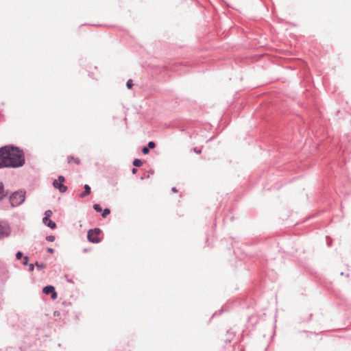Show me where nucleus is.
I'll list each match as a JSON object with an SVG mask.
<instances>
[{
    "label": "nucleus",
    "mask_w": 351,
    "mask_h": 351,
    "mask_svg": "<svg viewBox=\"0 0 351 351\" xmlns=\"http://www.w3.org/2000/svg\"><path fill=\"white\" fill-rule=\"evenodd\" d=\"M194 152L197 153V154L201 153V150L198 149L197 147L194 148Z\"/></svg>",
    "instance_id": "25"
},
{
    "label": "nucleus",
    "mask_w": 351,
    "mask_h": 351,
    "mask_svg": "<svg viewBox=\"0 0 351 351\" xmlns=\"http://www.w3.org/2000/svg\"><path fill=\"white\" fill-rule=\"evenodd\" d=\"M327 244H328V246H330L331 245V242L328 241Z\"/></svg>",
    "instance_id": "28"
},
{
    "label": "nucleus",
    "mask_w": 351,
    "mask_h": 351,
    "mask_svg": "<svg viewBox=\"0 0 351 351\" xmlns=\"http://www.w3.org/2000/svg\"><path fill=\"white\" fill-rule=\"evenodd\" d=\"M101 232L99 228L90 229L88 231L87 239L93 243H99L101 241L99 234Z\"/></svg>",
    "instance_id": "4"
},
{
    "label": "nucleus",
    "mask_w": 351,
    "mask_h": 351,
    "mask_svg": "<svg viewBox=\"0 0 351 351\" xmlns=\"http://www.w3.org/2000/svg\"><path fill=\"white\" fill-rule=\"evenodd\" d=\"M143 162L141 160L138 158H136L133 161V165L135 167H141L142 165Z\"/></svg>",
    "instance_id": "13"
},
{
    "label": "nucleus",
    "mask_w": 351,
    "mask_h": 351,
    "mask_svg": "<svg viewBox=\"0 0 351 351\" xmlns=\"http://www.w3.org/2000/svg\"><path fill=\"white\" fill-rule=\"evenodd\" d=\"M9 148H10L9 145L0 148V169L8 168Z\"/></svg>",
    "instance_id": "3"
},
{
    "label": "nucleus",
    "mask_w": 351,
    "mask_h": 351,
    "mask_svg": "<svg viewBox=\"0 0 351 351\" xmlns=\"http://www.w3.org/2000/svg\"><path fill=\"white\" fill-rule=\"evenodd\" d=\"M28 261H29L28 256H24L23 261V264L24 265H28Z\"/></svg>",
    "instance_id": "21"
},
{
    "label": "nucleus",
    "mask_w": 351,
    "mask_h": 351,
    "mask_svg": "<svg viewBox=\"0 0 351 351\" xmlns=\"http://www.w3.org/2000/svg\"><path fill=\"white\" fill-rule=\"evenodd\" d=\"M84 191L82 193H80V197L83 198L87 195H88L90 193V187L88 184H85L84 186Z\"/></svg>",
    "instance_id": "10"
},
{
    "label": "nucleus",
    "mask_w": 351,
    "mask_h": 351,
    "mask_svg": "<svg viewBox=\"0 0 351 351\" xmlns=\"http://www.w3.org/2000/svg\"><path fill=\"white\" fill-rule=\"evenodd\" d=\"M68 163L71 164L73 162L76 165H79L80 163V160L78 158H74L73 156H69L67 158Z\"/></svg>",
    "instance_id": "11"
},
{
    "label": "nucleus",
    "mask_w": 351,
    "mask_h": 351,
    "mask_svg": "<svg viewBox=\"0 0 351 351\" xmlns=\"http://www.w3.org/2000/svg\"><path fill=\"white\" fill-rule=\"evenodd\" d=\"M126 86H127L128 88H129V89L132 88V87L133 86L132 80H128V82L126 83Z\"/></svg>",
    "instance_id": "19"
},
{
    "label": "nucleus",
    "mask_w": 351,
    "mask_h": 351,
    "mask_svg": "<svg viewBox=\"0 0 351 351\" xmlns=\"http://www.w3.org/2000/svg\"><path fill=\"white\" fill-rule=\"evenodd\" d=\"M136 171H137L136 169H135V168H133V169H132V173H134H134H136Z\"/></svg>",
    "instance_id": "27"
},
{
    "label": "nucleus",
    "mask_w": 351,
    "mask_h": 351,
    "mask_svg": "<svg viewBox=\"0 0 351 351\" xmlns=\"http://www.w3.org/2000/svg\"><path fill=\"white\" fill-rule=\"evenodd\" d=\"M10 227L5 221H0V239L8 237L10 234Z\"/></svg>",
    "instance_id": "6"
},
{
    "label": "nucleus",
    "mask_w": 351,
    "mask_h": 351,
    "mask_svg": "<svg viewBox=\"0 0 351 351\" xmlns=\"http://www.w3.org/2000/svg\"><path fill=\"white\" fill-rule=\"evenodd\" d=\"M35 265L36 266L38 270H42L46 267V264L38 262H36Z\"/></svg>",
    "instance_id": "12"
},
{
    "label": "nucleus",
    "mask_w": 351,
    "mask_h": 351,
    "mask_svg": "<svg viewBox=\"0 0 351 351\" xmlns=\"http://www.w3.org/2000/svg\"><path fill=\"white\" fill-rule=\"evenodd\" d=\"M93 208L96 212H101L102 210L101 206L98 204H95L93 205Z\"/></svg>",
    "instance_id": "14"
},
{
    "label": "nucleus",
    "mask_w": 351,
    "mask_h": 351,
    "mask_svg": "<svg viewBox=\"0 0 351 351\" xmlns=\"http://www.w3.org/2000/svg\"><path fill=\"white\" fill-rule=\"evenodd\" d=\"M110 213V210L109 208H105L103 212H102V214H101V216L103 217H106L108 215H109Z\"/></svg>",
    "instance_id": "15"
},
{
    "label": "nucleus",
    "mask_w": 351,
    "mask_h": 351,
    "mask_svg": "<svg viewBox=\"0 0 351 351\" xmlns=\"http://www.w3.org/2000/svg\"><path fill=\"white\" fill-rule=\"evenodd\" d=\"M147 147H149V149H153L156 147V144L154 141H149Z\"/></svg>",
    "instance_id": "17"
},
{
    "label": "nucleus",
    "mask_w": 351,
    "mask_h": 351,
    "mask_svg": "<svg viewBox=\"0 0 351 351\" xmlns=\"http://www.w3.org/2000/svg\"><path fill=\"white\" fill-rule=\"evenodd\" d=\"M7 195L8 192L5 191L3 184L0 182V201H1Z\"/></svg>",
    "instance_id": "9"
},
{
    "label": "nucleus",
    "mask_w": 351,
    "mask_h": 351,
    "mask_svg": "<svg viewBox=\"0 0 351 351\" xmlns=\"http://www.w3.org/2000/svg\"><path fill=\"white\" fill-rule=\"evenodd\" d=\"M171 191H172L173 193H177V192H178V190H177V189H176V187H173V188L171 189Z\"/></svg>",
    "instance_id": "26"
},
{
    "label": "nucleus",
    "mask_w": 351,
    "mask_h": 351,
    "mask_svg": "<svg viewBox=\"0 0 351 351\" xmlns=\"http://www.w3.org/2000/svg\"><path fill=\"white\" fill-rule=\"evenodd\" d=\"M142 152L143 154H147L149 152V149L147 147H143L142 148Z\"/></svg>",
    "instance_id": "18"
},
{
    "label": "nucleus",
    "mask_w": 351,
    "mask_h": 351,
    "mask_svg": "<svg viewBox=\"0 0 351 351\" xmlns=\"http://www.w3.org/2000/svg\"><path fill=\"white\" fill-rule=\"evenodd\" d=\"M25 199V192L23 191H17L12 193L10 197V203L12 207H16L21 205Z\"/></svg>",
    "instance_id": "2"
},
{
    "label": "nucleus",
    "mask_w": 351,
    "mask_h": 351,
    "mask_svg": "<svg viewBox=\"0 0 351 351\" xmlns=\"http://www.w3.org/2000/svg\"><path fill=\"white\" fill-rule=\"evenodd\" d=\"M47 252H49V253L52 254V253H53L54 250H53V248H51V247H48V248L47 249Z\"/></svg>",
    "instance_id": "23"
},
{
    "label": "nucleus",
    "mask_w": 351,
    "mask_h": 351,
    "mask_svg": "<svg viewBox=\"0 0 351 351\" xmlns=\"http://www.w3.org/2000/svg\"><path fill=\"white\" fill-rule=\"evenodd\" d=\"M43 222L45 226L51 229H55L56 228V223L50 219L49 215L43 217Z\"/></svg>",
    "instance_id": "8"
},
{
    "label": "nucleus",
    "mask_w": 351,
    "mask_h": 351,
    "mask_svg": "<svg viewBox=\"0 0 351 351\" xmlns=\"http://www.w3.org/2000/svg\"><path fill=\"white\" fill-rule=\"evenodd\" d=\"M8 168H19L24 165L25 158L24 153L19 147L9 145Z\"/></svg>",
    "instance_id": "1"
},
{
    "label": "nucleus",
    "mask_w": 351,
    "mask_h": 351,
    "mask_svg": "<svg viewBox=\"0 0 351 351\" xmlns=\"http://www.w3.org/2000/svg\"><path fill=\"white\" fill-rule=\"evenodd\" d=\"M65 178L62 176H59L57 180H55L53 182V186L54 188L59 190L60 193H65L68 188L66 186L64 185L62 183L64 182Z\"/></svg>",
    "instance_id": "5"
},
{
    "label": "nucleus",
    "mask_w": 351,
    "mask_h": 351,
    "mask_svg": "<svg viewBox=\"0 0 351 351\" xmlns=\"http://www.w3.org/2000/svg\"><path fill=\"white\" fill-rule=\"evenodd\" d=\"M45 239L47 241L53 242L55 241V239H56V237L53 235H49V236L46 237Z\"/></svg>",
    "instance_id": "16"
},
{
    "label": "nucleus",
    "mask_w": 351,
    "mask_h": 351,
    "mask_svg": "<svg viewBox=\"0 0 351 351\" xmlns=\"http://www.w3.org/2000/svg\"><path fill=\"white\" fill-rule=\"evenodd\" d=\"M34 266H35L34 264H30L29 265V271H33L34 269Z\"/></svg>",
    "instance_id": "22"
},
{
    "label": "nucleus",
    "mask_w": 351,
    "mask_h": 351,
    "mask_svg": "<svg viewBox=\"0 0 351 351\" xmlns=\"http://www.w3.org/2000/svg\"><path fill=\"white\" fill-rule=\"evenodd\" d=\"M51 213H52L51 211L48 210L45 211V216L49 215V217H50V215H51Z\"/></svg>",
    "instance_id": "24"
},
{
    "label": "nucleus",
    "mask_w": 351,
    "mask_h": 351,
    "mask_svg": "<svg viewBox=\"0 0 351 351\" xmlns=\"http://www.w3.org/2000/svg\"><path fill=\"white\" fill-rule=\"evenodd\" d=\"M23 257V253L20 251H19L16 254V258L17 260H20Z\"/></svg>",
    "instance_id": "20"
},
{
    "label": "nucleus",
    "mask_w": 351,
    "mask_h": 351,
    "mask_svg": "<svg viewBox=\"0 0 351 351\" xmlns=\"http://www.w3.org/2000/svg\"><path fill=\"white\" fill-rule=\"evenodd\" d=\"M43 292L45 295L51 294V297L53 300L56 299L58 297V294L55 290V287L52 285H47V286L45 287L43 289Z\"/></svg>",
    "instance_id": "7"
}]
</instances>
